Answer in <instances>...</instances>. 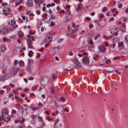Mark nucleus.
Segmentation results:
<instances>
[{"label":"nucleus","instance_id":"20","mask_svg":"<svg viewBox=\"0 0 128 128\" xmlns=\"http://www.w3.org/2000/svg\"><path fill=\"white\" fill-rule=\"evenodd\" d=\"M9 24L10 25H14L16 24V22L14 20H12L9 22Z\"/></svg>","mask_w":128,"mask_h":128},{"label":"nucleus","instance_id":"10","mask_svg":"<svg viewBox=\"0 0 128 128\" xmlns=\"http://www.w3.org/2000/svg\"><path fill=\"white\" fill-rule=\"evenodd\" d=\"M26 4L28 6L31 7L33 5V2L31 0H28L26 2Z\"/></svg>","mask_w":128,"mask_h":128},{"label":"nucleus","instance_id":"50","mask_svg":"<svg viewBox=\"0 0 128 128\" xmlns=\"http://www.w3.org/2000/svg\"><path fill=\"white\" fill-rule=\"evenodd\" d=\"M36 37H35L34 36H32L31 37V39L32 41H34Z\"/></svg>","mask_w":128,"mask_h":128},{"label":"nucleus","instance_id":"17","mask_svg":"<svg viewBox=\"0 0 128 128\" xmlns=\"http://www.w3.org/2000/svg\"><path fill=\"white\" fill-rule=\"evenodd\" d=\"M37 26L38 28H39L41 26L42 24V20H41L37 19Z\"/></svg>","mask_w":128,"mask_h":128},{"label":"nucleus","instance_id":"24","mask_svg":"<svg viewBox=\"0 0 128 128\" xmlns=\"http://www.w3.org/2000/svg\"><path fill=\"white\" fill-rule=\"evenodd\" d=\"M18 35L20 36H23L24 34L22 32L20 31L18 32Z\"/></svg>","mask_w":128,"mask_h":128},{"label":"nucleus","instance_id":"43","mask_svg":"<svg viewBox=\"0 0 128 128\" xmlns=\"http://www.w3.org/2000/svg\"><path fill=\"white\" fill-rule=\"evenodd\" d=\"M122 4L121 3H120L118 5V7L119 8H121L122 7Z\"/></svg>","mask_w":128,"mask_h":128},{"label":"nucleus","instance_id":"55","mask_svg":"<svg viewBox=\"0 0 128 128\" xmlns=\"http://www.w3.org/2000/svg\"><path fill=\"white\" fill-rule=\"evenodd\" d=\"M110 38H111L112 40H114L115 38L114 36L112 35H111L110 36Z\"/></svg>","mask_w":128,"mask_h":128},{"label":"nucleus","instance_id":"13","mask_svg":"<svg viewBox=\"0 0 128 128\" xmlns=\"http://www.w3.org/2000/svg\"><path fill=\"white\" fill-rule=\"evenodd\" d=\"M71 65L69 64H67L65 65L64 66L65 69L67 70H69L70 69Z\"/></svg>","mask_w":128,"mask_h":128},{"label":"nucleus","instance_id":"6","mask_svg":"<svg viewBox=\"0 0 128 128\" xmlns=\"http://www.w3.org/2000/svg\"><path fill=\"white\" fill-rule=\"evenodd\" d=\"M44 0H34L37 6H39L40 4L43 2Z\"/></svg>","mask_w":128,"mask_h":128},{"label":"nucleus","instance_id":"7","mask_svg":"<svg viewBox=\"0 0 128 128\" xmlns=\"http://www.w3.org/2000/svg\"><path fill=\"white\" fill-rule=\"evenodd\" d=\"M8 31V28L6 27L3 28H2L0 31L1 33H2V34H4L6 33Z\"/></svg>","mask_w":128,"mask_h":128},{"label":"nucleus","instance_id":"48","mask_svg":"<svg viewBox=\"0 0 128 128\" xmlns=\"http://www.w3.org/2000/svg\"><path fill=\"white\" fill-rule=\"evenodd\" d=\"M31 117L32 118L34 119H35L36 118V116L35 115H31Z\"/></svg>","mask_w":128,"mask_h":128},{"label":"nucleus","instance_id":"2","mask_svg":"<svg viewBox=\"0 0 128 128\" xmlns=\"http://www.w3.org/2000/svg\"><path fill=\"white\" fill-rule=\"evenodd\" d=\"M20 71V70L18 68H14L11 70L10 72L11 73L13 76H14L18 72Z\"/></svg>","mask_w":128,"mask_h":128},{"label":"nucleus","instance_id":"60","mask_svg":"<svg viewBox=\"0 0 128 128\" xmlns=\"http://www.w3.org/2000/svg\"><path fill=\"white\" fill-rule=\"evenodd\" d=\"M0 92L1 94H3L4 93V91L3 90H1L0 91Z\"/></svg>","mask_w":128,"mask_h":128},{"label":"nucleus","instance_id":"5","mask_svg":"<svg viewBox=\"0 0 128 128\" xmlns=\"http://www.w3.org/2000/svg\"><path fill=\"white\" fill-rule=\"evenodd\" d=\"M82 61L84 63L86 64H88L90 62L89 59L86 56L82 58Z\"/></svg>","mask_w":128,"mask_h":128},{"label":"nucleus","instance_id":"58","mask_svg":"<svg viewBox=\"0 0 128 128\" xmlns=\"http://www.w3.org/2000/svg\"><path fill=\"white\" fill-rule=\"evenodd\" d=\"M93 26V25L92 24H90L89 26V27L90 29H91Z\"/></svg>","mask_w":128,"mask_h":128},{"label":"nucleus","instance_id":"19","mask_svg":"<svg viewBox=\"0 0 128 128\" xmlns=\"http://www.w3.org/2000/svg\"><path fill=\"white\" fill-rule=\"evenodd\" d=\"M48 78L47 76H45V86H46L48 84Z\"/></svg>","mask_w":128,"mask_h":128},{"label":"nucleus","instance_id":"27","mask_svg":"<svg viewBox=\"0 0 128 128\" xmlns=\"http://www.w3.org/2000/svg\"><path fill=\"white\" fill-rule=\"evenodd\" d=\"M27 42L28 45L32 44V42L30 39H28L27 40Z\"/></svg>","mask_w":128,"mask_h":128},{"label":"nucleus","instance_id":"54","mask_svg":"<svg viewBox=\"0 0 128 128\" xmlns=\"http://www.w3.org/2000/svg\"><path fill=\"white\" fill-rule=\"evenodd\" d=\"M13 96V94L12 93H10L8 95V97H11Z\"/></svg>","mask_w":128,"mask_h":128},{"label":"nucleus","instance_id":"56","mask_svg":"<svg viewBox=\"0 0 128 128\" xmlns=\"http://www.w3.org/2000/svg\"><path fill=\"white\" fill-rule=\"evenodd\" d=\"M36 88V86L32 87V90L33 91Z\"/></svg>","mask_w":128,"mask_h":128},{"label":"nucleus","instance_id":"29","mask_svg":"<svg viewBox=\"0 0 128 128\" xmlns=\"http://www.w3.org/2000/svg\"><path fill=\"white\" fill-rule=\"evenodd\" d=\"M47 15L46 14H44L43 15H42V16L44 18V19L45 20L47 18Z\"/></svg>","mask_w":128,"mask_h":128},{"label":"nucleus","instance_id":"32","mask_svg":"<svg viewBox=\"0 0 128 128\" xmlns=\"http://www.w3.org/2000/svg\"><path fill=\"white\" fill-rule=\"evenodd\" d=\"M60 100L62 102H64L66 100V99L64 97H60Z\"/></svg>","mask_w":128,"mask_h":128},{"label":"nucleus","instance_id":"22","mask_svg":"<svg viewBox=\"0 0 128 128\" xmlns=\"http://www.w3.org/2000/svg\"><path fill=\"white\" fill-rule=\"evenodd\" d=\"M19 64L20 66H23L24 65V62L22 60L19 61Z\"/></svg>","mask_w":128,"mask_h":128},{"label":"nucleus","instance_id":"1","mask_svg":"<svg viewBox=\"0 0 128 128\" xmlns=\"http://www.w3.org/2000/svg\"><path fill=\"white\" fill-rule=\"evenodd\" d=\"M10 10L9 8L5 7L4 9L3 13L6 16L8 15H10L11 16L12 15V14H10Z\"/></svg>","mask_w":128,"mask_h":128},{"label":"nucleus","instance_id":"63","mask_svg":"<svg viewBox=\"0 0 128 128\" xmlns=\"http://www.w3.org/2000/svg\"><path fill=\"white\" fill-rule=\"evenodd\" d=\"M64 112L66 111L67 112H68V110L66 108H65L64 109Z\"/></svg>","mask_w":128,"mask_h":128},{"label":"nucleus","instance_id":"49","mask_svg":"<svg viewBox=\"0 0 128 128\" xmlns=\"http://www.w3.org/2000/svg\"><path fill=\"white\" fill-rule=\"evenodd\" d=\"M17 41L18 42V46L19 45L20 46V45H21V44L20 43V40H19V39H18L17 40Z\"/></svg>","mask_w":128,"mask_h":128},{"label":"nucleus","instance_id":"51","mask_svg":"<svg viewBox=\"0 0 128 128\" xmlns=\"http://www.w3.org/2000/svg\"><path fill=\"white\" fill-rule=\"evenodd\" d=\"M111 11L112 12H116V9L115 8L112 9L111 10Z\"/></svg>","mask_w":128,"mask_h":128},{"label":"nucleus","instance_id":"30","mask_svg":"<svg viewBox=\"0 0 128 128\" xmlns=\"http://www.w3.org/2000/svg\"><path fill=\"white\" fill-rule=\"evenodd\" d=\"M34 53L32 51H30L28 52V55L29 56H31Z\"/></svg>","mask_w":128,"mask_h":128},{"label":"nucleus","instance_id":"47","mask_svg":"<svg viewBox=\"0 0 128 128\" xmlns=\"http://www.w3.org/2000/svg\"><path fill=\"white\" fill-rule=\"evenodd\" d=\"M63 40V39H59L58 40L57 42L58 43H60Z\"/></svg>","mask_w":128,"mask_h":128},{"label":"nucleus","instance_id":"28","mask_svg":"<svg viewBox=\"0 0 128 128\" xmlns=\"http://www.w3.org/2000/svg\"><path fill=\"white\" fill-rule=\"evenodd\" d=\"M50 93L52 94H54V90L52 87H51L50 88Z\"/></svg>","mask_w":128,"mask_h":128},{"label":"nucleus","instance_id":"34","mask_svg":"<svg viewBox=\"0 0 128 128\" xmlns=\"http://www.w3.org/2000/svg\"><path fill=\"white\" fill-rule=\"evenodd\" d=\"M93 43L92 40L91 39H90L88 41V44L90 45H92Z\"/></svg>","mask_w":128,"mask_h":128},{"label":"nucleus","instance_id":"25","mask_svg":"<svg viewBox=\"0 0 128 128\" xmlns=\"http://www.w3.org/2000/svg\"><path fill=\"white\" fill-rule=\"evenodd\" d=\"M10 120V118L9 117H7L5 118L4 119V120L5 122H8Z\"/></svg>","mask_w":128,"mask_h":128},{"label":"nucleus","instance_id":"33","mask_svg":"<svg viewBox=\"0 0 128 128\" xmlns=\"http://www.w3.org/2000/svg\"><path fill=\"white\" fill-rule=\"evenodd\" d=\"M58 108L60 109V112H63V108L62 106H60Z\"/></svg>","mask_w":128,"mask_h":128},{"label":"nucleus","instance_id":"37","mask_svg":"<svg viewBox=\"0 0 128 128\" xmlns=\"http://www.w3.org/2000/svg\"><path fill=\"white\" fill-rule=\"evenodd\" d=\"M123 45V43L122 42H119L118 43V45L119 46H122Z\"/></svg>","mask_w":128,"mask_h":128},{"label":"nucleus","instance_id":"11","mask_svg":"<svg viewBox=\"0 0 128 128\" xmlns=\"http://www.w3.org/2000/svg\"><path fill=\"white\" fill-rule=\"evenodd\" d=\"M83 8L82 4L81 3H78V7L77 8L78 11H80Z\"/></svg>","mask_w":128,"mask_h":128},{"label":"nucleus","instance_id":"23","mask_svg":"<svg viewBox=\"0 0 128 128\" xmlns=\"http://www.w3.org/2000/svg\"><path fill=\"white\" fill-rule=\"evenodd\" d=\"M55 5V4L54 3L52 2V3L51 4H48L46 6V7H49L50 6H54Z\"/></svg>","mask_w":128,"mask_h":128},{"label":"nucleus","instance_id":"64","mask_svg":"<svg viewBox=\"0 0 128 128\" xmlns=\"http://www.w3.org/2000/svg\"><path fill=\"white\" fill-rule=\"evenodd\" d=\"M44 48H41L39 50V51H40V52H42L44 50Z\"/></svg>","mask_w":128,"mask_h":128},{"label":"nucleus","instance_id":"46","mask_svg":"<svg viewBox=\"0 0 128 128\" xmlns=\"http://www.w3.org/2000/svg\"><path fill=\"white\" fill-rule=\"evenodd\" d=\"M66 13L68 15H69L70 14V10H68L66 12Z\"/></svg>","mask_w":128,"mask_h":128},{"label":"nucleus","instance_id":"3","mask_svg":"<svg viewBox=\"0 0 128 128\" xmlns=\"http://www.w3.org/2000/svg\"><path fill=\"white\" fill-rule=\"evenodd\" d=\"M52 36L51 34H48L46 36L45 39L48 42H51L52 40Z\"/></svg>","mask_w":128,"mask_h":128},{"label":"nucleus","instance_id":"26","mask_svg":"<svg viewBox=\"0 0 128 128\" xmlns=\"http://www.w3.org/2000/svg\"><path fill=\"white\" fill-rule=\"evenodd\" d=\"M53 79H55L57 77V76L54 74H52L51 75Z\"/></svg>","mask_w":128,"mask_h":128},{"label":"nucleus","instance_id":"61","mask_svg":"<svg viewBox=\"0 0 128 128\" xmlns=\"http://www.w3.org/2000/svg\"><path fill=\"white\" fill-rule=\"evenodd\" d=\"M18 52L19 51V52H20L21 51V50H20V47L19 46V48H18L17 49V51Z\"/></svg>","mask_w":128,"mask_h":128},{"label":"nucleus","instance_id":"52","mask_svg":"<svg viewBox=\"0 0 128 128\" xmlns=\"http://www.w3.org/2000/svg\"><path fill=\"white\" fill-rule=\"evenodd\" d=\"M12 114H15L16 113V111L14 110H12Z\"/></svg>","mask_w":128,"mask_h":128},{"label":"nucleus","instance_id":"4","mask_svg":"<svg viewBox=\"0 0 128 128\" xmlns=\"http://www.w3.org/2000/svg\"><path fill=\"white\" fill-rule=\"evenodd\" d=\"M68 30L66 34L68 36H71L73 32V30H72V28L69 26H68Z\"/></svg>","mask_w":128,"mask_h":128},{"label":"nucleus","instance_id":"53","mask_svg":"<svg viewBox=\"0 0 128 128\" xmlns=\"http://www.w3.org/2000/svg\"><path fill=\"white\" fill-rule=\"evenodd\" d=\"M8 4L4 2L2 4V5L3 6H4L7 5Z\"/></svg>","mask_w":128,"mask_h":128},{"label":"nucleus","instance_id":"35","mask_svg":"<svg viewBox=\"0 0 128 128\" xmlns=\"http://www.w3.org/2000/svg\"><path fill=\"white\" fill-rule=\"evenodd\" d=\"M115 46V44H110V47L114 48Z\"/></svg>","mask_w":128,"mask_h":128},{"label":"nucleus","instance_id":"9","mask_svg":"<svg viewBox=\"0 0 128 128\" xmlns=\"http://www.w3.org/2000/svg\"><path fill=\"white\" fill-rule=\"evenodd\" d=\"M98 49L101 52H104L105 50V48L103 45H100L99 46Z\"/></svg>","mask_w":128,"mask_h":128},{"label":"nucleus","instance_id":"62","mask_svg":"<svg viewBox=\"0 0 128 128\" xmlns=\"http://www.w3.org/2000/svg\"><path fill=\"white\" fill-rule=\"evenodd\" d=\"M24 121V119H23L21 121H20V123L21 124H22Z\"/></svg>","mask_w":128,"mask_h":128},{"label":"nucleus","instance_id":"14","mask_svg":"<svg viewBox=\"0 0 128 128\" xmlns=\"http://www.w3.org/2000/svg\"><path fill=\"white\" fill-rule=\"evenodd\" d=\"M74 62L75 64L76 67H79L81 66V65L80 64L79 61L77 60H75Z\"/></svg>","mask_w":128,"mask_h":128},{"label":"nucleus","instance_id":"41","mask_svg":"<svg viewBox=\"0 0 128 128\" xmlns=\"http://www.w3.org/2000/svg\"><path fill=\"white\" fill-rule=\"evenodd\" d=\"M18 64V62L17 60H15L14 63V66H15L17 64Z\"/></svg>","mask_w":128,"mask_h":128},{"label":"nucleus","instance_id":"16","mask_svg":"<svg viewBox=\"0 0 128 128\" xmlns=\"http://www.w3.org/2000/svg\"><path fill=\"white\" fill-rule=\"evenodd\" d=\"M28 66H30L31 64H32V63H33V60L31 58H28Z\"/></svg>","mask_w":128,"mask_h":128},{"label":"nucleus","instance_id":"45","mask_svg":"<svg viewBox=\"0 0 128 128\" xmlns=\"http://www.w3.org/2000/svg\"><path fill=\"white\" fill-rule=\"evenodd\" d=\"M28 47L30 48H33V47L31 45V44H28Z\"/></svg>","mask_w":128,"mask_h":128},{"label":"nucleus","instance_id":"38","mask_svg":"<svg viewBox=\"0 0 128 128\" xmlns=\"http://www.w3.org/2000/svg\"><path fill=\"white\" fill-rule=\"evenodd\" d=\"M31 108L33 111H34L36 110L38 108L37 107H32Z\"/></svg>","mask_w":128,"mask_h":128},{"label":"nucleus","instance_id":"15","mask_svg":"<svg viewBox=\"0 0 128 128\" xmlns=\"http://www.w3.org/2000/svg\"><path fill=\"white\" fill-rule=\"evenodd\" d=\"M33 68L30 66H27L26 68V70L30 73H31L32 72Z\"/></svg>","mask_w":128,"mask_h":128},{"label":"nucleus","instance_id":"36","mask_svg":"<svg viewBox=\"0 0 128 128\" xmlns=\"http://www.w3.org/2000/svg\"><path fill=\"white\" fill-rule=\"evenodd\" d=\"M0 50H1V51L2 52H4L5 50L4 47L3 46L1 47V48H0Z\"/></svg>","mask_w":128,"mask_h":128},{"label":"nucleus","instance_id":"31","mask_svg":"<svg viewBox=\"0 0 128 128\" xmlns=\"http://www.w3.org/2000/svg\"><path fill=\"white\" fill-rule=\"evenodd\" d=\"M108 10L107 8L106 7H105L103 8L102 9V11L103 12H104Z\"/></svg>","mask_w":128,"mask_h":128},{"label":"nucleus","instance_id":"39","mask_svg":"<svg viewBox=\"0 0 128 128\" xmlns=\"http://www.w3.org/2000/svg\"><path fill=\"white\" fill-rule=\"evenodd\" d=\"M9 86L12 88H13L15 86L14 84H9Z\"/></svg>","mask_w":128,"mask_h":128},{"label":"nucleus","instance_id":"57","mask_svg":"<svg viewBox=\"0 0 128 128\" xmlns=\"http://www.w3.org/2000/svg\"><path fill=\"white\" fill-rule=\"evenodd\" d=\"M85 33V31L84 30H82L81 32L80 33V34H84Z\"/></svg>","mask_w":128,"mask_h":128},{"label":"nucleus","instance_id":"44","mask_svg":"<svg viewBox=\"0 0 128 128\" xmlns=\"http://www.w3.org/2000/svg\"><path fill=\"white\" fill-rule=\"evenodd\" d=\"M55 24V22L52 21H51L50 22V25L51 26H54Z\"/></svg>","mask_w":128,"mask_h":128},{"label":"nucleus","instance_id":"8","mask_svg":"<svg viewBox=\"0 0 128 128\" xmlns=\"http://www.w3.org/2000/svg\"><path fill=\"white\" fill-rule=\"evenodd\" d=\"M8 110L6 109H4L2 112V115L4 117L6 116L8 114Z\"/></svg>","mask_w":128,"mask_h":128},{"label":"nucleus","instance_id":"40","mask_svg":"<svg viewBox=\"0 0 128 128\" xmlns=\"http://www.w3.org/2000/svg\"><path fill=\"white\" fill-rule=\"evenodd\" d=\"M9 29L10 30H13L14 29H15V28L14 27V26H12L11 27H10L9 28Z\"/></svg>","mask_w":128,"mask_h":128},{"label":"nucleus","instance_id":"12","mask_svg":"<svg viewBox=\"0 0 128 128\" xmlns=\"http://www.w3.org/2000/svg\"><path fill=\"white\" fill-rule=\"evenodd\" d=\"M72 27L74 28L75 31L76 32L78 30V28L79 26L78 25L76 26L75 23L74 22H72Z\"/></svg>","mask_w":128,"mask_h":128},{"label":"nucleus","instance_id":"59","mask_svg":"<svg viewBox=\"0 0 128 128\" xmlns=\"http://www.w3.org/2000/svg\"><path fill=\"white\" fill-rule=\"evenodd\" d=\"M125 39L126 40V42H127L128 41V36H126L125 37Z\"/></svg>","mask_w":128,"mask_h":128},{"label":"nucleus","instance_id":"18","mask_svg":"<svg viewBox=\"0 0 128 128\" xmlns=\"http://www.w3.org/2000/svg\"><path fill=\"white\" fill-rule=\"evenodd\" d=\"M3 41L4 42H9L10 41V38L4 37L3 38Z\"/></svg>","mask_w":128,"mask_h":128},{"label":"nucleus","instance_id":"42","mask_svg":"<svg viewBox=\"0 0 128 128\" xmlns=\"http://www.w3.org/2000/svg\"><path fill=\"white\" fill-rule=\"evenodd\" d=\"M100 34H98L96 35L94 38V39L96 40L98 37H99L100 36Z\"/></svg>","mask_w":128,"mask_h":128},{"label":"nucleus","instance_id":"21","mask_svg":"<svg viewBox=\"0 0 128 128\" xmlns=\"http://www.w3.org/2000/svg\"><path fill=\"white\" fill-rule=\"evenodd\" d=\"M6 80L5 76L4 75H2L0 77V81H3Z\"/></svg>","mask_w":128,"mask_h":128}]
</instances>
